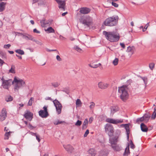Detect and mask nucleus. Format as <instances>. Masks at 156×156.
Wrapping results in <instances>:
<instances>
[{
  "mask_svg": "<svg viewBox=\"0 0 156 156\" xmlns=\"http://www.w3.org/2000/svg\"><path fill=\"white\" fill-rule=\"evenodd\" d=\"M106 121L107 122L115 124L122 123L123 122V120H120L119 119H115L110 118H107L106 120Z\"/></svg>",
  "mask_w": 156,
  "mask_h": 156,
  "instance_id": "obj_8",
  "label": "nucleus"
},
{
  "mask_svg": "<svg viewBox=\"0 0 156 156\" xmlns=\"http://www.w3.org/2000/svg\"><path fill=\"white\" fill-rule=\"evenodd\" d=\"M0 55L1 57L3 59H6V54L2 51L0 52Z\"/></svg>",
  "mask_w": 156,
  "mask_h": 156,
  "instance_id": "obj_35",
  "label": "nucleus"
},
{
  "mask_svg": "<svg viewBox=\"0 0 156 156\" xmlns=\"http://www.w3.org/2000/svg\"><path fill=\"white\" fill-rule=\"evenodd\" d=\"M105 131L110 137L113 136L114 133V128L112 125L110 124L107 123L105 127Z\"/></svg>",
  "mask_w": 156,
  "mask_h": 156,
  "instance_id": "obj_5",
  "label": "nucleus"
},
{
  "mask_svg": "<svg viewBox=\"0 0 156 156\" xmlns=\"http://www.w3.org/2000/svg\"><path fill=\"white\" fill-rule=\"evenodd\" d=\"M90 9L87 7L81 8L80 11V13L83 14H87L90 12Z\"/></svg>",
  "mask_w": 156,
  "mask_h": 156,
  "instance_id": "obj_18",
  "label": "nucleus"
},
{
  "mask_svg": "<svg viewBox=\"0 0 156 156\" xmlns=\"http://www.w3.org/2000/svg\"><path fill=\"white\" fill-rule=\"evenodd\" d=\"M90 66L93 68H96L98 67V64H97L93 65L92 66L90 65Z\"/></svg>",
  "mask_w": 156,
  "mask_h": 156,
  "instance_id": "obj_52",
  "label": "nucleus"
},
{
  "mask_svg": "<svg viewBox=\"0 0 156 156\" xmlns=\"http://www.w3.org/2000/svg\"><path fill=\"white\" fill-rule=\"evenodd\" d=\"M119 19L118 16H113L106 19L103 22L106 26L112 27L116 25L118 23Z\"/></svg>",
  "mask_w": 156,
  "mask_h": 156,
  "instance_id": "obj_3",
  "label": "nucleus"
},
{
  "mask_svg": "<svg viewBox=\"0 0 156 156\" xmlns=\"http://www.w3.org/2000/svg\"><path fill=\"white\" fill-rule=\"evenodd\" d=\"M33 32L37 34H40V32L36 28H35L33 30Z\"/></svg>",
  "mask_w": 156,
  "mask_h": 156,
  "instance_id": "obj_53",
  "label": "nucleus"
},
{
  "mask_svg": "<svg viewBox=\"0 0 156 156\" xmlns=\"http://www.w3.org/2000/svg\"><path fill=\"white\" fill-rule=\"evenodd\" d=\"M39 115L43 118L47 117L49 115L48 112H47L43 110H41L39 111Z\"/></svg>",
  "mask_w": 156,
  "mask_h": 156,
  "instance_id": "obj_16",
  "label": "nucleus"
},
{
  "mask_svg": "<svg viewBox=\"0 0 156 156\" xmlns=\"http://www.w3.org/2000/svg\"><path fill=\"white\" fill-rule=\"evenodd\" d=\"M59 39L62 40H64L66 39V38L64 37L62 35H60L59 37Z\"/></svg>",
  "mask_w": 156,
  "mask_h": 156,
  "instance_id": "obj_63",
  "label": "nucleus"
},
{
  "mask_svg": "<svg viewBox=\"0 0 156 156\" xmlns=\"http://www.w3.org/2000/svg\"><path fill=\"white\" fill-rule=\"evenodd\" d=\"M121 132L119 129H117L115 133V136L112 138H110L109 141H112L113 143H114V141H118V139L120 135Z\"/></svg>",
  "mask_w": 156,
  "mask_h": 156,
  "instance_id": "obj_7",
  "label": "nucleus"
},
{
  "mask_svg": "<svg viewBox=\"0 0 156 156\" xmlns=\"http://www.w3.org/2000/svg\"><path fill=\"white\" fill-rule=\"evenodd\" d=\"M12 81V80L11 79L6 80L5 81L3 82L4 83H3L2 86L4 88L8 89V86L10 85L11 82Z\"/></svg>",
  "mask_w": 156,
  "mask_h": 156,
  "instance_id": "obj_13",
  "label": "nucleus"
},
{
  "mask_svg": "<svg viewBox=\"0 0 156 156\" xmlns=\"http://www.w3.org/2000/svg\"><path fill=\"white\" fill-rule=\"evenodd\" d=\"M110 143L111 144V146L113 149L116 151H120L121 149L120 147L116 144L117 141H114V143H113L112 141H109Z\"/></svg>",
  "mask_w": 156,
  "mask_h": 156,
  "instance_id": "obj_11",
  "label": "nucleus"
},
{
  "mask_svg": "<svg viewBox=\"0 0 156 156\" xmlns=\"http://www.w3.org/2000/svg\"><path fill=\"white\" fill-rule=\"evenodd\" d=\"M34 98L33 97H31L29 100L27 105L28 106H31L32 104L33 101H34Z\"/></svg>",
  "mask_w": 156,
  "mask_h": 156,
  "instance_id": "obj_33",
  "label": "nucleus"
},
{
  "mask_svg": "<svg viewBox=\"0 0 156 156\" xmlns=\"http://www.w3.org/2000/svg\"><path fill=\"white\" fill-rule=\"evenodd\" d=\"M20 86L19 85L18 83H16L14 89L16 90H18L20 87Z\"/></svg>",
  "mask_w": 156,
  "mask_h": 156,
  "instance_id": "obj_47",
  "label": "nucleus"
},
{
  "mask_svg": "<svg viewBox=\"0 0 156 156\" xmlns=\"http://www.w3.org/2000/svg\"><path fill=\"white\" fill-rule=\"evenodd\" d=\"M103 34L108 41L112 42H116L119 41L120 36L119 33L114 31H104Z\"/></svg>",
  "mask_w": 156,
  "mask_h": 156,
  "instance_id": "obj_1",
  "label": "nucleus"
},
{
  "mask_svg": "<svg viewBox=\"0 0 156 156\" xmlns=\"http://www.w3.org/2000/svg\"><path fill=\"white\" fill-rule=\"evenodd\" d=\"M82 123V122L81 121L79 120H78L77 122H76L75 125L76 126H80Z\"/></svg>",
  "mask_w": 156,
  "mask_h": 156,
  "instance_id": "obj_42",
  "label": "nucleus"
},
{
  "mask_svg": "<svg viewBox=\"0 0 156 156\" xmlns=\"http://www.w3.org/2000/svg\"><path fill=\"white\" fill-rule=\"evenodd\" d=\"M155 64L153 62L149 64V67L150 69L152 70L154 67Z\"/></svg>",
  "mask_w": 156,
  "mask_h": 156,
  "instance_id": "obj_38",
  "label": "nucleus"
},
{
  "mask_svg": "<svg viewBox=\"0 0 156 156\" xmlns=\"http://www.w3.org/2000/svg\"><path fill=\"white\" fill-rule=\"evenodd\" d=\"M53 103L55 106V107L58 114H59L61 112L62 108L61 104L56 99H55L53 101Z\"/></svg>",
  "mask_w": 156,
  "mask_h": 156,
  "instance_id": "obj_6",
  "label": "nucleus"
},
{
  "mask_svg": "<svg viewBox=\"0 0 156 156\" xmlns=\"http://www.w3.org/2000/svg\"><path fill=\"white\" fill-rule=\"evenodd\" d=\"M147 80H148L147 78V79H146V80H144V83L145 84V87H146L147 86Z\"/></svg>",
  "mask_w": 156,
  "mask_h": 156,
  "instance_id": "obj_62",
  "label": "nucleus"
},
{
  "mask_svg": "<svg viewBox=\"0 0 156 156\" xmlns=\"http://www.w3.org/2000/svg\"><path fill=\"white\" fill-rule=\"evenodd\" d=\"M144 120V117H142L140 118H137L136 121V122H135V123H139L140 122H142Z\"/></svg>",
  "mask_w": 156,
  "mask_h": 156,
  "instance_id": "obj_32",
  "label": "nucleus"
},
{
  "mask_svg": "<svg viewBox=\"0 0 156 156\" xmlns=\"http://www.w3.org/2000/svg\"><path fill=\"white\" fill-rule=\"evenodd\" d=\"M24 117L30 121H31L33 118V114L29 111L27 112L24 115Z\"/></svg>",
  "mask_w": 156,
  "mask_h": 156,
  "instance_id": "obj_12",
  "label": "nucleus"
},
{
  "mask_svg": "<svg viewBox=\"0 0 156 156\" xmlns=\"http://www.w3.org/2000/svg\"><path fill=\"white\" fill-rule=\"evenodd\" d=\"M90 105L89 106V107L91 109L93 108L95 106V104L93 102H90Z\"/></svg>",
  "mask_w": 156,
  "mask_h": 156,
  "instance_id": "obj_43",
  "label": "nucleus"
},
{
  "mask_svg": "<svg viewBox=\"0 0 156 156\" xmlns=\"http://www.w3.org/2000/svg\"><path fill=\"white\" fill-rule=\"evenodd\" d=\"M56 2L58 4V8L59 9H62L63 11L65 10V6L66 5L65 1H63L62 0H55Z\"/></svg>",
  "mask_w": 156,
  "mask_h": 156,
  "instance_id": "obj_9",
  "label": "nucleus"
},
{
  "mask_svg": "<svg viewBox=\"0 0 156 156\" xmlns=\"http://www.w3.org/2000/svg\"><path fill=\"white\" fill-rule=\"evenodd\" d=\"M140 128L142 131L143 132H147L148 130V128L143 123L141 124Z\"/></svg>",
  "mask_w": 156,
  "mask_h": 156,
  "instance_id": "obj_19",
  "label": "nucleus"
},
{
  "mask_svg": "<svg viewBox=\"0 0 156 156\" xmlns=\"http://www.w3.org/2000/svg\"><path fill=\"white\" fill-rule=\"evenodd\" d=\"M24 38L27 40H30L36 43H37V41L36 40L34 39V37L31 35L28 34H26L24 36H23Z\"/></svg>",
  "mask_w": 156,
  "mask_h": 156,
  "instance_id": "obj_15",
  "label": "nucleus"
},
{
  "mask_svg": "<svg viewBox=\"0 0 156 156\" xmlns=\"http://www.w3.org/2000/svg\"><path fill=\"white\" fill-rule=\"evenodd\" d=\"M98 87L102 89H105L107 88L108 85L107 83H104L101 82H99L98 84Z\"/></svg>",
  "mask_w": 156,
  "mask_h": 156,
  "instance_id": "obj_17",
  "label": "nucleus"
},
{
  "mask_svg": "<svg viewBox=\"0 0 156 156\" xmlns=\"http://www.w3.org/2000/svg\"><path fill=\"white\" fill-rule=\"evenodd\" d=\"M112 5L115 7H117L119 6L117 4L114 2H112Z\"/></svg>",
  "mask_w": 156,
  "mask_h": 156,
  "instance_id": "obj_50",
  "label": "nucleus"
},
{
  "mask_svg": "<svg viewBox=\"0 0 156 156\" xmlns=\"http://www.w3.org/2000/svg\"><path fill=\"white\" fill-rule=\"evenodd\" d=\"M6 2H2L0 3V12L3 11L5 9Z\"/></svg>",
  "mask_w": 156,
  "mask_h": 156,
  "instance_id": "obj_21",
  "label": "nucleus"
},
{
  "mask_svg": "<svg viewBox=\"0 0 156 156\" xmlns=\"http://www.w3.org/2000/svg\"><path fill=\"white\" fill-rule=\"evenodd\" d=\"M118 111V108L115 107H112L111 108V113L113 115L115 112Z\"/></svg>",
  "mask_w": 156,
  "mask_h": 156,
  "instance_id": "obj_29",
  "label": "nucleus"
},
{
  "mask_svg": "<svg viewBox=\"0 0 156 156\" xmlns=\"http://www.w3.org/2000/svg\"><path fill=\"white\" fill-rule=\"evenodd\" d=\"M119 59L117 58H115L113 61V63L114 66H116L118 63Z\"/></svg>",
  "mask_w": 156,
  "mask_h": 156,
  "instance_id": "obj_40",
  "label": "nucleus"
},
{
  "mask_svg": "<svg viewBox=\"0 0 156 156\" xmlns=\"http://www.w3.org/2000/svg\"><path fill=\"white\" fill-rule=\"evenodd\" d=\"M20 80H18L16 78V77H15L14 78L13 81L12 82V84H13L14 82L16 83H18L19 82Z\"/></svg>",
  "mask_w": 156,
  "mask_h": 156,
  "instance_id": "obj_44",
  "label": "nucleus"
},
{
  "mask_svg": "<svg viewBox=\"0 0 156 156\" xmlns=\"http://www.w3.org/2000/svg\"><path fill=\"white\" fill-rule=\"evenodd\" d=\"M88 122L87 119H86L83 122V124L82 126V129H85L87 128L88 125Z\"/></svg>",
  "mask_w": 156,
  "mask_h": 156,
  "instance_id": "obj_23",
  "label": "nucleus"
},
{
  "mask_svg": "<svg viewBox=\"0 0 156 156\" xmlns=\"http://www.w3.org/2000/svg\"><path fill=\"white\" fill-rule=\"evenodd\" d=\"M10 132L6 133L5 134V136L8 137L9 135H10Z\"/></svg>",
  "mask_w": 156,
  "mask_h": 156,
  "instance_id": "obj_61",
  "label": "nucleus"
},
{
  "mask_svg": "<svg viewBox=\"0 0 156 156\" xmlns=\"http://www.w3.org/2000/svg\"><path fill=\"white\" fill-rule=\"evenodd\" d=\"M88 151L89 153L91 154L92 156H95L96 154L95 151L93 149H90Z\"/></svg>",
  "mask_w": 156,
  "mask_h": 156,
  "instance_id": "obj_30",
  "label": "nucleus"
},
{
  "mask_svg": "<svg viewBox=\"0 0 156 156\" xmlns=\"http://www.w3.org/2000/svg\"><path fill=\"white\" fill-rule=\"evenodd\" d=\"M82 103L80 100L79 99H77L76 102V105L77 106H80L81 105Z\"/></svg>",
  "mask_w": 156,
  "mask_h": 156,
  "instance_id": "obj_34",
  "label": "nucleus"
},
{
  "mask_svg": "<svg viewBox=\"0 0 156 156\" xmlns=\"http://www.w3.org/2000/svg\"><path fill=\"white\" fill-rule=\"evenodd\" d=\"M132 49L131 47L130 46H129L127 48V51L128 52H130V51H131Z\"/></svg>",
  "mask_w": 156,
  "mask_h": 156,
  "instance_id": "obj_60",
  "label": "nucleus"
},
{
  "mask_svg": "<svg viewBox=\"0 0 156 156\" xmlns=\"http://www.w3.org/2000/svg\"><path fill=\"white\" fill-rule=\"evenodd\" d=\"M89 133V130L88 129L87 130L84 134V135H83L84 137H86L87 136V135Z\"/></svg>",
  "mask_w": 156,
  "mask_h": 156,
  "instance_id": "obj_49",
  "label": "nucleus"
},
{
  "mask_svg": "<svg viewBox=\"0 0 156 156\" xmlns=\"http://www.w3.org/2000/svg\"><path fill=\"white\" fill-rule=\"evenodd\" d=\"M4 63L5 62H4V61L2 60L0 58V64L1 66H2Z\"/></svg>",
  "mask_w": 156,
  "mask_h": 156,
  "instance_id": "obj_59",
  "label": "nucleus"
},
{
  "mask_svg": "<svg viewBox=\"0 0 156 156\" xmlns=\"http://www.w3.org/2000/svg\"><path fill=\"white\" fill-rule=\"evenodd\" d=\"M109 154L108 151L107 150H103L99 152V154L101 156H107Z\"/></svg>",
  "mask_w": 156,
  "mask_h": 156,
  "instance_id": "obj_20",
  "label": "nucleus"
},
{
  "mask_svg": "<svg viewBox=\"0 0 156 156\" xmlns=\"http://www.w3.org/2000/svg\"><path fill=\"white\" fill-rule=\"evenodd\" d=\"M35 127L33 126L30 123H29L28 124V128L30 130L33 129H34L35 128Z\"/></svg>",
  "mask_w": 156,
  "mask_h": 156,
  "instance_id": "obj_45",
  "label": "nucleus"
},
{
  "mask_svg": "<svg viewBox=\"0 0 156 156\" xmlns=\"http://www.w3.org/2000/svg\"><path fill=\"white\" fill-rule=\"evenodd\" d=\"M7 117V111L5 108L2 109L0 115V121H2L5 120Z\"/></svg>",
  "mask_w": 156,
  "mask_h": 156,
  "instance_id": "obj_10",
  "label": "nucleus"
},
{
  "mask_svg": "<svg viewBox=\"0 0 156 156\" xmlns=\"http://www.w3.org/2000/svg\"><path fill=\"white\" fill-rule=\"evenodd\" d=\"M46 51L48 52H50L51 51H57V52H58V51L56 49H52V50H50L48 49L47 48L46 49Z\"/></svg>",
  "mask_w": 156,
  "mask_h": 156,
  "instance_id": "obj_56",
  "label": "nucleus"
},
{
  "mask_svg": "<svg viewBox=\"0 0 156 156\" xmlns=\"http://www.w3.org/2000/svg\"><path fill=\"white\" fill-rule=\"evenodd\" d=\"M11 45L10 44H5L4 46V48L5 49H8L10 47Z\"/></svg>",
  "mask_w": 156,
  "mask_h": 156,
  "instance_id": "obj_46",
  "label": "nucleus"
},
{
  "mask_svg": "<svg viewBox=\"0 0 156 156\" xmlns=\"http://www.w3.org/2000/svg\"><path fill=\"white\" fill-rule=\"evenodd\" d=\"M63 146L66 150L68 152L72 153L74 150V148L71 145L68 144L66 145H63Z\"/></svg>",
  "mask_w": 156,
  "mask_h": 156,
  "instance_id": "obj_14",
  "label": "nucleus"
},
{
  "mask_svg": "<svg viewBox=\"0 0 156 156\" xmlns=\"http://www.w3.org/2000/svg\"><path fill=\"white\" fill-rule=\"evenodd\" d=\"M94 120V118L93 117H90L89 120V122L90 123H91Z\"/></svg>",
  "mask_w": 156,
  "mask_h": 156,
  "instance_id": "obj_55",
  "label": "nucleus"
},
{
  "mask_svg": "<svg viewBox=\"0 0 156 156\" xmlns=\"http://www.w3.org/2000/svg\"><path fill=\"white\" fill-rule=\"evenodd\" d=\"M45 99L46 100H49L51 101H52L53 102V101H54L53 100V99H52L51 97H46V98H45Z\"/></svg>",
  "mask_w": 156,
  "mask_h": 156,
  "instance_id": "obj_57",
  "label": "nucleus"
},
{
  "mask_svg": "<svg viewBox=\"0 0 156 156\" xmlns=\"http://www.w3.org/2000/svg\"><path fill=\"white\" fill-rule=\"evenodd\" d=\"M130 153V152L129 149V144H128V146L125 149L124 152L123 153V155L127 156Z\"/></svg>",
  "mask_w": 156,
  "mask_h": 156,
  "instance_id": "obj_22",
  "label": "nucleus"
},
{
  "mask_svg": "<svg viewBox=\"0 0 156 156\" xmlns=\"http://www.w3.org/2000/svg\"><path fill=\"white\" fill-rule=\"evenodd\" d=\"M40 22L41 23V26L42 27H44L45 25L49 23H47V21H46L45 19L44 18L40 20Z\"/></svg>",
  "mask_w": 156,
  "mask_h": 156,
  "instance_id": "obj_25",
  "label": "nucleus"
},
{
  "mask_svg": "<svg viewBox=\"0 0 156 156\" xmlns=\"http://www.w3.org/2000/svg\"><path fill=\"white\" fill-rule=\"evenodd\" d=\"M127 82L129 83L128 85H125L119 87L118 92L121 94L120 95V99L123 101H126L128 98L129 94L127 90L128 85L130 84L132 82L131 80H128Z\"/></svg>",
  "mask_w": 156,
  "mask_h": 156,
  "instance_id": "obj_2",
  "label": "nucleus"
},
{
  "mask_svg": "<svg viewBox=\"0 0 156 156\" xmlns=\"http://www.w3.org/2000/svg\"><path fill=\"white\" fill-rule=\"evenodd\" d=\"M74 48L75 49L79 52H81L82 51V50L77 46H75Z\"/></svg>",
  "mask_w": 156,
  "mask_h": 156,
  "instance_id": "obj_41",
  "label": "nucleus"
},
{
  "mask_svg": "<svg viewBox=\"0 0 156 156\" xmlns=\"http://www.w3.org/2000/svg\"><path fill=\"white\" fill-rule=\"evenodd\" d=\"M56 59L58 61H62V59L60 57V56L58 55H57L56 56Z\"/></svg>",
  "mask_w": 156,
  "mask_h": 156,
  "instance_id": "obj_54",
  "label": "nucleus"
},
{
  "mask_svg": "<svg viewBox=\"0 0 156 156\" xmlns=\"http://www.w3.org/2000/svg\"><path fill=\"white\" fill-rule=\"evenodd\" d=\"M148 23H147L144 26V28L143 29V31L144 32L147 29V28L148 27Z\"/></svg>",
  "mask_w": 156,
  "mask_h": 156,
  "instance_id": "obj_48",
  "label": "nucleus"
},
{
  "mask_svg": "<svg viewBox=\"0 0 156 156\" xmlns=\"http://www.w3.org/2000/svg\"><path fill=\"white\" fill-rule=\"evenodd\" d=\"M51 84L52 86L55 88L58 87L60 85V84L58 82L51 83Z\"/></svg>",
  "mask_w": 156,
  "mask_h": 156,
  "instance_id": "obj_37",
  "label": "nucleus"
},
{
  "mask_svg": "<svg viewBox=\"0 0 156 156\" xmlns=\"http://www.w3.org/2000/svg\"><path fill=\"white\" fill-rule=\"evenodd\" d=\"M46 31L47 32V33H53L55 32V30L51 27H49L47 29H45Z\"/></svg>",
  "mask_w": 156,
  "mask_h": 156,
  "instance_id": "obj_27",
  "label": "nucleus"
},
{
  "mask_svg": "<svg viewBox=\"0 0 156 156\" xmlns=\"http://www.w3.org/2000/svg\"><path fill=\"white\" fill-rule=\"evenodd\" d=\"M135 147V146L134 144L133 143L130 144V148L132 149H134Z\"/></svg>",
  "mask_w": 156,
  "mask_h": 156,
  "instance_id": "obj_64",
  "label": "nucleus"
},
{
  "mask_svg": "<svg viewBox=\"0 0 156 156\" xmlns=\"http://www.w3.org/2000/svg\"><path fill=\"white\" fill-rule=\"evenodd\" d=\"M15 67L14 65H12L11 69L9 70V73L13 74L16 73Z\"/></svg>",
  "mask_w": 156,
  "mask_h": 156,
  "instance_id": "obj_28",
  "label": "nucleus"
},
{
  "mask_svg": "<svg viewBox=\"0 0 156 156\" xmlns=\"http://www.w3.org/2000/svg\"><path fill=\"white\" fill-rule=\"evenodd\" d=\"M80 20V22L88 27H90L92 23V18L89 16H86L81 18Z\"/></svg>",
  "mask_w": 156,
  "mask_h": 156,
  "instance_id": "obj_4",
  "label": "nucleus"
},
{
  "mask_svg": "<svg viewBox=\"0 0 156 156\" xmlns=\"http://www.w3.org/2000/svg\"><path fill=\"white\" fill-rule=\"evenodd\" d=\"M5 99L6 102H8L12 101L13 98L10 95H7L5 96Z\"/></svg>",
  "mask_w": 156,
  "mask_h": 156,
  "instance_id": "obj_24",
  "label": "nucleus"
},
{
  "mask_svg": "<svg viewBox=\"0 0 156 156\" xmlns=\"http://www.w3.org/2000/svg\"><path fill=\"white\" fill-rule=\"evenodd\" d=\"M19 85L20 86V87L23 86L25 85V82L22 80H20L19 82L18 83Z\"/></svg>",
  "mask_w": 156,
  "mask_h": 156,
  "instance_id": "obj_36",
  "label": "nucleus"
},
{
  "mask_svg": "<svg viewBox=\"0 0 156 156\" xmlns=\"http://www.w3.org/2000/svg\"><path fill=\"white\" fill-rule=\"evenodd\" d=\"M15 51L21 55H23L24 54V52L23 50L20 49H18L15 50Z\"/></svg>",
  "mask_w": 156,
  "mask_h": 156,
  "instance_id": "obj_31",
  "label": "nucleus"
},
{
  "mask_svg": "<svg viewBox=\"0 0 156 156\" xmlns=\"http://www.w3.org/2000/svg\"><path fill=\"white\" fill-rule=\"evenodd\" d=\"M124 126L126 130H127L128 129H130L129 125V124H122L121 125V126Z\"/></svg>",
  "mask_w": 156,
  "mask_h": 156,
  "instance_id": "obj_39",
  "label": "nucleus"
},
{
  "mask_svg": "<svg viewBox=\"0 0 156 156\" xmlns=\"http://www.w3.org/2000/svg\"><path fill=\"white\" fill-rule=\"evenodd\" d=\"M145 121L146 122H147L150 118V115L148 114H145L143 116Z\"/></svg>",
  "mask_w": 156,
  "mask_h": 156,
  "instance_id": "obj_26",
  "label": "nucleus"
},
{
  "mask_svg": "<svg viewBox=\"0 0 156 156\" xmlns=\"http://www.w3.org/2000/svg\"><path fill=\"white\" fill-rule=\"evenodd\" d=\"M36 137V139L38 141V142H39L40 141V136L39 135H36V136H35Z\"/></svg>",
  "mask_w": 156,
  "mask_h": 156,
  "instance_id": "obj_51",
  "label": "nucleus"
},
{
  "mask_svg": "<svg viewBox=\"0 0 156 156\" xmlns=\"http://www.w3.org/2000/svg\"><path fill=\"white\" fill-rule=\"evenodd\" d=\"M120 45H121V47L123 48H125V44L123 43H120Z\"/></svg>",
  "mask_w": 156,
  "mask_h": 156,
  "instance_id": "obj_58",
  "label": "nucleus"
}]
</instances>
